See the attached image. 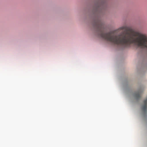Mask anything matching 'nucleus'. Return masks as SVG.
I'll return each instance as SVG.
<instances>
[{
  "mask_svg": "<svg viewBox=\"0 0 147 147\" xmlns=\"http://www.w3.org/2000/svg\"><path fill=\"white\" fill-rule=\"evenodd\" d=\"M105 5L106 3L104 0H100L96 5V12H101L102 10L104 9Z\"/></svg>",
  "mask_w": 147,
  "mask_h": 147,
  "instance_id": "obj_2",
  "label": "nucleus"
},
{
  "mask_svg": "<svg viewBox=\"0 0 147 147\" xmlns=\"http://www.w3.org/2000/svg\"><path fill=\"white\" fill-rule=\"evenodd\" d=\"M141 94L142 92L139 91L134 94V96L136 99L138 100L140 98Z\"/></svg>",
  "mask_w": 147,
  "mask_h": 147,
  "instance_id": "obj_4",
  "label": "nucleus"
},
{
  "mask_svg": "<svg viewBox=\"0 0 147 147\" xmlns=\"http://www.w3.org/2000/svg\"><path fill=\"white\" fill-rule=\"evenodd\" d=\"M124 30L118 35L113 34L112 32L105 33V40L115 45L128 47L131 44H134L142 48L147 49V36L135 31L126 26L119 28Z\"/></svg>",
  "mask_w": 147,
  "mask_h": 147,
  "instance_id": "obj_1",
  "label": "nucleus"
},
{
  "mask_svg": "<svg viewBox=\"0 0 147 147\" xmlns=\"http://www.w3.org/2000/svg\"><path fill=\"white\" fill-rule=\"evenodd\" d=\"M142 109L143 111L146 113L147 112V98L143 101V104L142 106Z\"/></svg>",
  "mask_w": 147,
  "mask_h": 147,
  "instance_id": "obj_3",
  "label": "nucleus"
}]
</instances>
